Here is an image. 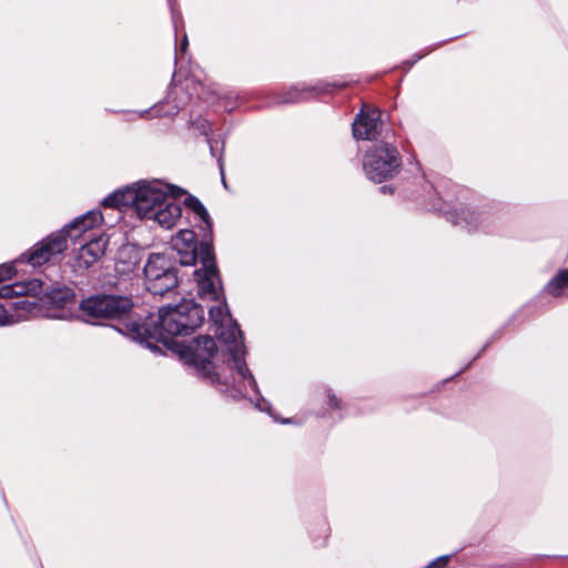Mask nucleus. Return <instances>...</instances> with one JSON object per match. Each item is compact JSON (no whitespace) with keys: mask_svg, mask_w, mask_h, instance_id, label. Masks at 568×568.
Instances as JSON below:
<instances>
[{"mask_svg":"<svg viewBox=\"0 0 568 568\" xmlns=\"http://www.w3.org/2000/svg\"><path fill=\"white\" fill-rule=\"evenodd\" d=\"M173 251L176 253L174 260L181 265H193L200 258L202 267L194 271L199 293L202 297L220 301L222 286L211 240L204 239L197 248L194 231L181 230L174 239Z\"/></svg>","mask_w":568,"mask_h":568,"instance_id":"1","label":"nucleus"},{"mask_svg":"<svg viewBox=\"0 0 568 568\" xmlns=\"http://www.w3.org/2000/svg\"><path fill=\"white\" fill-rule=\"evenodd\" d=\"M210 318L216 325V334L226 346L235 375L234 383H239V392L246 394L248 388L254 393H258L257 383L246 365L244 356L246 354L243 344V334L237 325L231 318L226 303L212 306L209 310Z\"/></svg>","mask_w":568,"mask_h":568,"instance_id":"2","label":"nucleus"},{"mask_svg":"<svg viewBox=\"0 0 568 568\" xmlns=\"http://www.w3.org/2000/svg\"><path fill=\"white\" fill-rule=\"evenodd\" d=\"M102 221L103 216L100 211H89L87 214L77 217L60 232L52 233L47 239L37 243L28 254H22L18 262H27L33 266H40L67 248V237L75 241L83 236L87 231L101 224Z\"/></svg>","mask_w":568,"mask_h":568,"instance_id":"3","label":"nucleus"},{"mask_svg":"<svg viewBox=\"0 0 568 568\" xmlns=\"http://www.w3.org/2000/svg\"><path fill=\"white\" fill-rule=\"evenodd\" d=\"M173 186L159 180L140 182L134 186L119 190L106 196L102 204L105 207H130L136 215L144 220L150 216L152 211L163 205L168 201L169 193H172Z\"/></svg>","mask_w":568,"mask_h":568,"instance_id":"4","label":"nucleus"},{"mask_svg":"<svg viewBox=\"0 0 568 568\" xmlns=\"http://www.w3.org/2000/svg\"><path fill=\"white\" fill-rule=\"evenodd\" d=\"M204 320L203 308L193 301H183L171 306L160 308L155 326L160 339L166 342L169 337L192 334Z\"/></svg>","mask_w":568,"mask_h":568,"instance_id":"5","label":"nucleus"},{"mask_svg":"<svg viewBox=\"0 0 568 568\" xmlns=\"http://www.w3.org/2000/svg\"><path fill=\"white\" fill-rule=\"evenodd\" d=\"M397 149L387 142L374 144L365 154L363 168L366 176L377 183L392 179L400 168Z\"/></svg>","mask_w":568,"mask_h":568,"instance_id":"6","label":"nucleus"},{"mask_svg":"<svg viewBox=\"0 0 568 568\" xmlns=\"http://www.w3.org/2000/svg\"><path fill=\"white\" fill-rule=\"evenodd\" d=\"M143 271L146 288L153 295H163L178 285L175 263L166 253H152Z\"/></svg>","mask_w":568,"mask_h":568,"instance_id":"7","label":"nucleus"},{"mask_svg":"<svg viewBox=\"0 0 568 568\" xmlns=\"http://www.w3.org/2000/svg\"><path fill=\"white\" fill-rule=\"evenodd\" d=\"M129 297L118 295H94L83 300L79 308L85 321L121 318L132 310Z\"/></svg>","mask_w":568,"mask_h":568,"instance_id":"8","label":"nucleus"},{"mask_svg":"<svg viewBox=\"0 0 568 568\" xmlns=\"http://www.w3.org/2000/svg\"><path fill=\"white\" fill-rule=\"evenodd\" d=\"M217 352L215 341L203 335L194 339L193 346L182 352V357L186 363L193 365L204 377L211 381H219L217 373L214 372L212 358Z\"/></svg>","mask_w":568,"mask_h":568,"instance_id":"9","label":"nucleus"},{"mask_svg":"<svg viewBox=\"0 0 568 568\" xmlns=\"http://www.w3.org/2000/svg\"><path fill=\"white\" fill-rule=\"evenodd\" d=\"M382 131L381 111L364 105L353 123V135L357 140H374Z\"/></svg>","mask_w":568,"mask_h":568,"instance_id":"10","label":"nucleus"},{"mask_svg":"<svg viewBox=\"0 0 568 568\" xmlns=\"http://www.w3.org/2000/svg\"><path fill=\"white\" fill-rule=\"evenodd\" d=\"M33 295L40 296V301L43 305L63 310L69 304L74 302V292L71 287L65 284L58 282L48 283L41 281L39 291H33Z\"/></svg>","mask_w":568,"mask_h":568,"instance_id":"11","label":"nucleus"},{"mask_svg":"<svg viewBox=\"0 0 568 568\" xmlns=\"http://www.w3.org/2000/svg\"><path fill=\"white\" fill-rule=\"evenodd\" d=\"M105 247L106 240L102 236L90 239L80 246L73 266L87 270L103 256Z\"/></svg>","mask_w":568,"mask_h":568,"instance_id":"12","label":"nucleus"},{"mask_svg":"<svg viewBox=\"0 0 568 568\" xmlns=\"http://www.w3.org/2000/svg\"><path fill=\"white\" fill-rule=\"evenodd\" d=\"M174 197L175 194L173 190L172 193H169L168 201H164L162 206L152 211L150 216H146L144 220L156 222L164 229L173 227L182 214L181 206L175 202Z\"/></svg>","mask_w":568,"mask_h":568,"instance_id":"13","label":"nucleus"},{"mask_svg":"<svg viewBox=\"0 0 568 568\" xmlns=\"http://www.w3.org/2000/svg\"><path fill=\"white\" fill-rule=\"evenodd\" d=\"M41 286V280L34 278L27 283H13L8 285H2L0 287V298H12L14 296L28 295L32 294L33 291H39Z\"/></svg>","mask_w":568,"mask_h":568,"instance_id":"14","label":"nucleus"},{"mask_svg":"<svg viewBox=\"0 0 568 568\" xmlns=\"http://www.w3.org/2000/svg\"><path fill=\"white\" fill-rule=\"evenodd\" d=\"M184 204L186 207H189L192 212L195 213V215L203 222L204 226L202 227L203 231H207L211 233L212 231V223L210 215L204 207V205L193 195H189L184 199Z\"/></svg>","mask_w":568,"mask_h":568,"instance_id":"15","label":"nucleus"},{"mask_svg":"<svg viewBox=\"0 0 568 568\" xmlns=\"http://www.w3.org/2000/svg\"><path fill=\"white\" fill-rule=\"evenodd\" d=\"M552 296H568V270L560 271L546 286Z\"/></svg>","mask_w":568,"mask_h":568,"instance_id":"16","label":"nucleus"},{"mask_svg":"<svg viewBox=\"0 0 568 568\" xmlns=\"http://www.w3.org/2000/svg\"><path fill=\"white\" fill-rule=\"evenodd\" d=\"M456 225L465 224L469 230L478 227L479 215L470 211H462L460 215H457L456 220H453Z\"/></svg>","mask_w":568,"mask_h":568,"instance_id":"17","label":"nucleus"},{"mask_svg":"<svg viewBox=\"0 0 568 568\" xmlns=\"http://www.w3.org/2000/svg\"><path fill=\"white\" fill-rule=\"evenodd\" d=\"M304 91L296 88L287 91L280 100L278 103H295L304 99Z\"/></svg>","mask_w":568,"mask_h":568,"instance_id":"18","label":"nucleus"},{"mask_svg":"<svg viewBox=\"0 0 568 568\" xmlns=\"http://www.w3.org/2000/svg\"><path fill=\"white\" fill-rule=\"evenodd\" d=\"M16 268L13 264H2L0 265V282L12 278L16 274Z\"/></svg>","mask_w":568,"mask_h":568,"instance_id":"19","label":"nucleus"},{"mask_svg":"<svg viewBox=\"0 0 568 568\" xmlns=\"http://www.w3.org/2000/svg\"><path fill=\"white\" fill-rule=\"evenodd\" d=\"M449 560V556H442L439 557L438 559H436L435 561H432L429 565H428V568H433V567H444L447 565Z\"/></svg>","mask_w":568,"mask_h":568,"instance_id":"20","label":"nucleus"},{"mask_svg":"<svg viewBox=\"0 0 568 568\" xmlns=\"http://www.w3.org/2000/svg\"><path fill=\"white\" fill-rule=\"evenodd\" d=\"M217 164H219V168H220L222 183H223L224 186H226L225 174H224V163H223L222 154H220L217 156Z\"/></svg>","mask_w":568,"mask_h":568,"instance_id":"21","label":"nucleus"},{"mask_svg":"<svg viewBox=\"0 0 568 568\" xmlns=\"http://www.w3.org/2000/svg\"><path fill=\"white\" fill-rule=\"evenodd\" d=\"M30 305H33V303L29 302L28 298L20 300L13 304L14 307L21 308V310H27Z\"/></svg>","mask_w":568,"mask_h":568,"instance_id":"22","label":"nucleus"},{"mask_svg":"<svg viewBox=\"0 0 568 568\" xmlns=\"http://www.w3.org/2000/svg\"><path fill=\"white\" fill-rule=\"evenodd\" d=\"M328 397V404L332 408H338L339 407V400L335 397V395L331 394V392L327 394Z\"/></svg>","mask_w":568,"mask_h":568,"instance_id":"23","label":"nucleus"},{"mask_svg":"<svg viewBox=\"0 0 568 568\" xmlns=\"http://www.w3.org/2000/svg\"><path fill=\"white\" fill-rule=\"evenodd\" d=\"M207 144L210 146V151H211L212 156H216L215 145L217 144V141L209 138L207 139Z\"/></svg>","mask_w":568,"mask_h":568,"instance_id":"24","label":"nucleus"},{"mask_svg":"<svg viewBox=\"0 0 568 568\" xmlns=\"http://www.w3.org/2000/svg\"><path fill=\"white\" fill-rule=\"evenodd\" d=\"M48 316H51V317H54V318H64L65 314H64L63 311H60L59 313H52V314H49Z\"/></svg>","mask_w":568,"mask_h":568,"instance_id":"25","label":"nucleus"},{"mask_svg":"<svg viewBox=\"0 0 568 568\" xmlns=\"http://www.w3.org/2000/svg\"><path fill=\"white\" fill-rule=\"evenodd\" d=\"M142 327L139 325H133L132 332L135 333L138 336L142 335Z\"/></svg>","mask_w":568,"mask_h":568,"instance_id":"26","label":"nucleus"},{"mask_svg":"<svg viewBox=\"0 0 568 568\" xmlns=\"http://www.w3.org/2000/svg\"><path fill=\"white\" fill-rule=\"evenodd\" d=\"M187 44H189V42H187V37H186V34H184V37H183V41H182V44H181V50H182V51H185V50H186V48H187Z\"/></svg>","mask_w":568,"mask_h":568,"instance_id":"27","label":"nucleus"},{"mask_svg":"<svg viewBox=\"0 0 568 568\" xmlns=\"http://www.w3.org/2000/svg\"><path fill=\"white\" fill-rule=\"evenodd\" d=\"M7 323L6 316L2 314V306H0V325H4Z\"/></svg>","mask_w":568,"mask_h":568,"instance_id":"28","label":"nucleus"},{"mask_svg":"<svg viewBox=\"0 0 568 568\" xmlns=\"http://www.w3.org/2000/svg\"><path fill=\"white\" fill-rule=\"evenodd\" d=\"M387 190H388V186H386V185L381 187V191L384 192V193L387 192Z\"/></svg>","mask_w":568,"mask_h":568,"instance_id":"29","label":"nucleus"},{"mask_svg":"<svg viewBox=\"0 0 568 568\" xmlns=\"http://www.w3.org/2000/svg\"><path fill=\"white\" fill-rule=\"evenodd\" d=\"M173 21H174V26L176 27V17H175L174 12H173Z\"/></svg>","mask_w":568,"mask_h":568,"instance_id":"30","label":"nucleus"}]
</instances>
